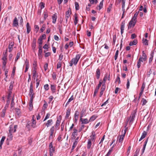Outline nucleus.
<instances>
[{
	"instance_id": "62",
	"label": "nucleus",
	"mask_w": 156,
	"mask_h": 156,
	"mask_svg": "<svg viewBox=\"0 0 156 156\" xmlns=\"http://www.w3.org/2000/svg\"><path fill=\"white\" fill-rule=\"evenodd\" d=\"M16 69V67H15V66L13 68L12 71V75H13V76H14V74H15V72Z\"/></svg>"
},
{
	"instance_id": "22",
	"label": "nucleus",
	"mask_w": 156,
	"mask_h": 156,
	"mask_svg": "<svg viewBox=\"0 0 156 156\" xmlns=\"http://www.w3.org/2000/svg\"><path fill=\"white\" fill-rule=\"evenodd\" d=\"M137 43V40L136 39H135L133 41H131L130 42L129 45L130 46H132L133 45H136Z\"/></svg>"
},
{
	"instance_id": "60",
	"label": "nucleus",
	"mask_w": 156,
	"mask_h": 156,
	"mask_svg": "<svg viewBox=\"0 0 156 156\" xmlns=\"http://www.w3.org/2000/svg\"><path fill=\"white\" fill-rule=\"evenodd\" d=\"M80 112L78 110H76L74 116H79Z\"/></svg>"
},
{
	"instance_id": "11",
	"label": "nucleus",
	"mask_w": 156,
	"mask_h": 156,
	"mask_svg": "<svg viewBox=\"0 0 156 156\" xmlns=\"http://www.w3.org/2000/svg\"><path fill=\"white\" fill-rule=\"evenodd\" d=\"M34 116L33 115L32 117L31 126L34 128L36 127V121L34 119Z\"/></svg>"
},
{
	"instance_id": "15",
	"label": "nucleus",
	"mask_w": 156,
	"mask_h": 156,
	"mask_svg": "<svg viewBox=\"0 0 156 156\" xmlns=\"http://www.w3.org/2000/svg\"><path fill=\"white\" fill-rule=\"evenodd\" d=\"M53 23L55 24L56 23V20L57 18V14L56 13H55L53 15L52 17Z\"/></svg>"
},
{
	"instance_id": "34",
	"label": "nucleus",
	"mask_w": 156,
	"mask_h": 156,
	"mask_svg": "<svg viewBox=\"0 0 156 156\" xmlns=\"http://www.w3.org/2000/svg\"><path fill=\"white\" fill-rule=\"evenodd\" d=\"M18 19H20V25L22 26H23V20L22 17L21 16H20L18 17Z\"/></svg>"
},
{
	"instance_id": "27",
	"label": "nucleus",
	"mask_w": 156,
	"mask_h": 156,
	"mask_svg": "<svg viewBox=\"0 0 156 156\" xmlns=\"http://www.w3.org/2000/svg\"><path fill=\"white\" fill-rule=\"evenodd\" d=\"M70 109H68L66 110V118H68L69 117L70 114Z\"/></svg>"
},
{
	"instance_id": "1",
	"label": "nucleus",
	"mask_w": 156,
	"mask_h": 156,
	"mask_svg": "<svg viewBox=\"0 0 156 156\" xmlns=\"http://www.w3.org/2000/svg\"><path fill=\"white\" fill-rule=\"evenodd\" d=\"M147 56L144 53V51H142V56L140 57L138 61L137 62V66L138 68H139L141 66V62H144L147 60Z\"/></svg>"
},
{
	"instance_id": "44",
	"label": "nucleus",
	"mask_w": 156,
	"mask_h": 156,
	"mask_svg": "<svg viewBox=\"0 0 156 156\" xmlns=\"http://www.w3.org/2000/svg\"><path fill=\"white\" fill-rule=\"evenodd\" d=\"M3 56L2 57V59L3 61L6 60H7V55L5 54L4 53L3 54Z\"/></svg>"
},
{
	"instance_id": "10",
	"label": "nucleus",
	"mask_w": 156,
	"mask_h": 156,
	"mask_svg": "<svg viewBox=\"0 0 156 156\" xmlns=\"http://www.w3.org/2000/svg\"><path fill=\"white\" fill-rule=\"evenodd\" d=\"M12 26L13 27H17L18 26V20L16 17H15L13 20Z\"/></svg>"
},
{
	"instance_id": "29",
	"label": "nucleus",
	"mask_w": 156,
	"mask_h": 156,
	"mask_svg": "<svg viewBox=\"0 0 156 156\" xmlns=\"http://www.w3.org/2000/svg\"><path fill=\"white\" fill-rule=\"evenodd\" d=\"M97 118V116L95 115H94L92 116L90 118L89 120L90 122H92L94 120Z\"/></svg>"
},
{
	"instance_id": "25",
	"label": "nucleus",
	"mask_w": 156,
	"mask_h": 156,
	"mask_svg": "<svg viewBox=\"0 0 156 156\" xmlns=\"http://www.w3.org/2000/svg\"><path fill=\"white\" fill-rule=\"evenodd\" d=\"M108 73H106L105 74L103 79V83L105 84L106 81L107 80L108 78Z\"/></svg>"
},
{
	"instance_id": "54",
	"label": "nucleus",
	"mask_w": 156,
	"mask_h": 156,
	"mask_svg": "<svg viewBox=\"0 0 156 156\" xmlns=\"http://www.w3.org/2000/svg\"><path fill=\"white\" fill-rule=\"evenodd\" d=\"M40 7L41 9H43L44 7V4L43 2H41L40 3Z\"/></svg>"
},
{
	"instance_id": "49",
	"label": "nucleus",
	"mask_w": 156,
	"mask_h": 156,
	"mask_svg": "<svg viewBox=\"0 0 156 156\" xmlns=\"http://www.w3.org/2000/svg\"><path fill=\"white\" fill-rule=\"evenodd\" d=\"M60 121L58 120H57L56 121V123L55 124V126L56 127H58L60 125Z\"/></svg>"
},
{
	"instance_id": "2",
	"label": "nucleus",
	"mask_w": 156,
	"mask_h": 156,
	"mask_svg": "<svg viewBox=\"0 0 156 156\" xmlns=\"http://www.w3.org/2000/svg\"><path fill=\"white\" fill-rule=\"evenodd\" d=\"M81 56V54H77L76 57L73 58L69 62V66L72 67L73 64L75 66L76 65Z\"/></svg>"
},
{
	"instance_id": "57",
	"label": "nucleus",
	"mask_w": 156,
	"mask_h": 156,
	"mask_svg": "<svg viewBox=\"0 0 156 156\" xmlns=\"http://www.w3.org/2000/svg\"><path fill=\"white\" fill-rule=\"evenodd\" d=\"M35 30L36 33H37L38 31L39 27L38 25H35L34 26Z\"/></svg>"
},
{
	"instance_id": "37",
	"label": "nucleus",
	"mask_w": 156,
	"mask_h": 156,
	"mask_svg": "<svg viewBox=\"0 0 156 156\" xmlns=\"http://www.w3.org/2000/svg\"><path fill=\"white\" fill-rule=\"evenodd\" d=\"M7 62L6 60L3 61V67L2 68L3 69V70H5V66Z\"/></svg>"
},
{
	"instance_id": "28",
	"label": "nucleus",
	"mask_w": 156,
	"mask_h": 156,
	"mask_svg": "<svg viewBox=\"0 0 156 156\" xmlns=\"http://www.w3.org/2000/svg\"><path fill=\"white\" fill-rule=\"evenodd\" d=\"M91 140L90 139H88V140L87 142V148L88 149H89L91 146Z\"/></svg>"
},
{
	"instance_id": "21",
	"label": "nucleus",
	"mask_w": 156,
	"mask_h": 156,
	"mask_svg": "<svg viewBox=\"0 0 156 156\" xmlns=\"http://www.w3.org/2000/svg\"><path fill=\"white\" fill-rule=\"evenodd\" d=\"M51 89L53 94L55 93L56 87L54 85L51 84Z\"/></svg>"
},
{
	"instance_id": "20",
	"label": "nucleus",
	"mask_w": 156,
	"mask_h": 156,
	"mask_svg": "<svg viewBox=\"0 0 156 156\" xmlns=\"http://www.w3.org/2000/svg\"><path fill=\"white\" fill-rule=\"evenodd\" d=\"M49 149L50 155V156H53L55 152V148L54 147H52Z\"/></svg>"
},
{
	"instance_id": "8",
	"label": "nucleus",
	"mask_w": 156,
	"mask_h": 156,
	"mask_svg": "<svg viewBox=\"0 0 156 156\" xmlns=\"http://www.w3.org/2000/svg\"><path fill=\"white\" fill-rule=\"evenodd\" d=\"M86 110L85 108H83L80 112V118L86 116Z\"/></svg>"
},
{
	"instance_id": "12",
	"label": "nucleus",
	"mask_w": 156,
	"mask_h": 156,
	"mask_svg": "<svg viewBox=\"0 0 156 156\" xmlns=\"http://www.w3.org/2000/svg\"><path fill=\"white\" fill-rule=\"evenodd\" d=\"M38 77V74L37 73V69L36 68H34L33 71V77L34 80H35V77Z\"/></svg>"
},
{
	"instance_id": "19",
	"label": "nucleus",
	"mask_w": 156,
	"mask_h": 156,
	"mask_svg": "<svg viewBox=\"0 0 156 156\" xmlns=\"http://www.w3.org/2000/svg\"><path fill=\"white\" fill-rule=\"evenodd\" d=\"M96 77L98 79L100 77V74H101V72H100V70L98 68L96 72Z\"/></svg>"
},
{
	"instance_id": "33",
	"label": "nucleus",
	"mask_w": 156,
	"mask_h": 156,
	"mask_svg": "<svg viewBox=\"0 0 156 156\" xmlns=\"http://www.w3.org/2000/svg\"><path fill=\"white\" fill-rule=\"evenodd\" d=\"M143 42L144 45H148V41L146 39L143 38Z\"/></svg>"
},
{
	"instance_id": "35",
	"label": "nucleus",
	"mask_w": 156,
	"mask_h": 156,
	"mask_svg": "<svg viewBox=\"0 0 156 156\" xmlns=\"http://www.w3.org/2000/svg\"><path fill=\"white\" fill-rule=\"evenodd\" d=\"M146 84L144 82L143 83L141 89V91L144 92V90Z\"/></svg>"
},
{
	"instance_id": "61",
	"label": "nucleus",
	"mask_w": 156,
	"mask_h": 156,
	"mask_svg": "<svg viewBox=\"0 0 156 156\" xmlns=\"http://www.w3.org/2000/svg\"><path fill=\"white\" fill-rule=\"evenodd\" d=\"M62 63L61 62H58L57 63V69H59L61 68V66Z\"/></svg>"
},
{
	"instance_id": "56",
	"label": "nucleus",
	"mask_w": 156,
	"mask_h": 156,
	"mask_svg": "<svg viewBox=\"0 0 156 156\" xmlns=\"http://www.w3.org/2000/svg\"><path fill=\"white\" fill-rule=\"evenodd\" d=\"M78 19H77V17L76 16H75V20H74V23L75 25H76L78 22Z\"/></svg>"
},
{
	"instance_id": "24",
	"label": "nucleus",
	"mask_w": 156,
	"mask_h": 156,
	"mask_svg": "<svg viewBox=\"0 0 156 156\" xmlns=\"http://www.w3.org/2000/svg\"><path fill=\"white\" fill-rule=\"evenodd\" d=\"M125 20H123L121 23V27H120L121 30H124L125 26Z\"/></svg>"
},
{
	"instance_id": "3",
	"label": "nucleus",
	"mask_w": 156,
	"mask_h": 156,
	"mask_svg": "<svg viewBox=\"0 0 156 156\" xmlns=\"http://www.w3.org/2000/svg\"><path fill=\"white\" fill-rule=\"evenodd\" d=\"M17 128V125H11L9 127V132L13 133L16 132V129Z\"/></svg>"
},
{
	"instance_id": "7",
	"label": "nucleus",
	"mask_w": 156,
	"mask_h": 156,
	"mask_svg": "<svg viewBox=\"0 0 156 156\" xmlns=\"http://www.w3.org/2000/svg\"><path fill=\"white\" fill-rule=\"evenodd\" d=\"M73 132L72 133L71 138L73 139H74L76 137V136L77 135L78 130L77 129L74 128L73 129Z\"/></svg>"
},
{
	"instance_id": "23",
	"label": "nucleus",
	"mask_w": 156,
	"mask_h": 156,
	"mask_svg": "<svg viewBox=\"0 0 156 156\" xmlns=\"http://www.w3.org/2000/svg\"><path fill=\"white\" fill-rule=\"evenodd\" d=\"M115 144L109 149L108 151L105 155V156H109L111 154L112 151L113 150V148L114 147Z\"/></svg>"
},
{
	"instance_id": "39",
	"label": "nucleus",
	"mask_w": 156,
	"mask_h": 156,
	"mask_svg": "<svg viewBox=\"0 0 156 156\" xmlns=\"http://www.w3.org/2000/svg\"><path fill=\"white\" fill-rule=\"evenodd\" d=\"M31 124L30 121H29L26 125V127L29 129L30 130L31 128L30 124Z\"/></svg>"
},
{
	"instance_id": "55",
	"label": "nucleus",
	"mask_w": 156,
	"mask_h": 156,
	"mask_svg": "<svg viewBox=\"0 0 156 156\" xmlns=\"http://www.w3.org/2000/svg\"><path fill=\"white\" fill-rule=\"evenodd\" d=\"M55 131V128L54 126H52L50 129V133H53Z\"/></svg>"
},
{
	"instance_id": "46",
	"label": "nucleus",
	"mask_w": 156,
	"mask_h": 156,
	"mask_svg": "<svg viewBox=\"0 0 156 156\" xmlns=\"http://www.w3.org/2000/svg\"><path fill=\"white\" fill-rule=\"evenodd\" d=\"M129 79H128L127 80V83H126V88L127 89H128L129 88Z\"/></svg>"
},
{
	"instance_id": "42",
	"label": "nucleus",
	"mask_w": 156,
	"mask_h": 156,
	"mask_svg": "<svg viewBox=\"0 0 156 156\" xmlns=\"http://www.w3.org/2000/svg\"><path fill=\"white\" fill-rule=\"evenodd\" d=\"M103 3L102 2H101L99 4V10H100L103 7Z\"/></svg>"
},
{
	"instance_id": "17",
	"label": "nucleus",
	"mask_w": 156,
	"mask_h": 156,
	"mask_svg": "<svg viewBox=\"0 0 156 156\" xmlns=\"http://www.w3.org/2000/svg\"><path fill=\"white\" fill-rule=\"evenodd\" d=\"M13 136L12 133L9 132L8 134V138L7 139V141H11L12 140Z\"/></svg>"
},
{
	"instance_id": "47",
	"label": "nucleus",
	"mask_w": 156,
	"mask_h": 156,
	"mask_svg": "<svg viewBox=\"0 0 156 156\" xmlns=\"http://www.w3.org/2000/svg\"><path fill=\"white\" fill-rule=\"evenodd\" d=\"M116 40V35H115L113 36V39H112V42L113 44L115 45V41Z\"/></svg>"
},
{
	"instance_id": "64",
	"label": "nucleus",
	"mask_w": 156,
	"mask_h": 156,
	"mask_svg": "<svg viewBox=\"0 0 156 156\" xmlns=\"http://www.w3.org/2000/svg\"><path fill=\"white\" fill-rule=\"evenodd\" d=\"M51 53L50 52L45 53L44 56L45 57H47L51 55Z\"/></svg>"
},
{
	"instance_id": "13",
	"label": "nucleus",
	"mask_w": 156,
	"mask_h": 156,
	"mask_svg": "<svg viewBox=\"0 0 156 156\" xmlns=\"http://www.w3.org/2000/svg\"><path fill=\"white\" fill-rule=\"evenodd\" d=\"M34 93L33 92V84L32 83V82H31V83L30 86V91L29 93V95L30 94H34Z\"/></svg>"
},
{
	"instance_id": "50",
	"label": "nucleus",
	"mask_w": 156,
	"mask_h": 156,
	"mask_svg": "<svg viewBox=\"0 0 156 156\" xmlns=\"http://www.w3.org/2000/svg\"><path fill=\"white\" fill-rule=\"evenodd\" d=\"M105 84L103 83L102 85V86L101 87V91H102L104 92V90H105Z\"/></svg>"
},
{
	"instance_id": "40",
	"label": "nucleus",
	"mask_w": 156,
	"mask_h": 156,
	"mask_svg": "<svg viewBox=\"0 0 156 156\" xmlns=\"http://www.w3.org/2000/svg\"><path fill=\"white\" fill-rule=\"evenodd\" d=\"M50 116V113H47L46 114V115L45 118H44V119L43 121H44L46 120H47V119L49 118Z\"/></svg>"
},
{
	"instance_id": "18",
	"label": "nucleus",
	"mask_w": 156,
	"mask_h": 156,
	"mask_svg": "<svg viewBox=\"0 0 156 156\" xmlns=\"http://www.w3.org/2000/svg\"><path fill=\"white\" fill-rule=\"evenodd\" d=\"M52 123L53 121L52 119H49L48 121L45 124V125L47 126V127H48L52 124Z\"/></svg>"
},
{
	"instance_id": "31",
	"label": "nucleus",
	"mask_w": 156,
	"mask_h": 156,
	"mask_svg": "<svg viewBox=\"0 0 156 156\" xmlns=\"http://www.w3.org/2000/svg\"><path fill=\"white\" fill-rule=\"evenodd\" d=\"M5 139V136H3L1 139V140L0 142V147L1 148L3 144V142Z\"/></svg>"
},
{
	"instance_id": "32",
	"label": "nucleus",
	"mask_w": 156,
	"mask_h": 156,
	"mask_svg": "<svg viewBox=\"0 0 156 156\" xmlns=\"http://www.w3.org/2000/svg\"><path fill=\"white\" fill-rule=\"evenodd\" d=\"M33 101L30 100L29 103V106L30 107L29 109V110H31L33 108Z\"/></svg>"
},
{
	"instance_id": "16",
	"label": "nucleus",
	"mask_w": 156,
	"mask_h": 156,
	"mask_svg": "<svg viewBox=\"0 0 156 156\" xmlns=\"http://www.w3.org/2000/svg\"><path fill=\"white\" fill-rule=\"evenodd\" d=\"M27 33V34H29L31 31V27L29 23H27L26 24Z\"/></svg>"
},
{
	"instance_id": "4",
	"label": "nucleus",
	"mask_w": 156,
	"mask_h": 156,
	"mask_svg": "<svg viewBox=\"0 0 156 156\" xmlns=\"http://www.w3.org/2000/svg\"><path fill=\"white\" fill-rule=\"evenodd\" d=\"M133 20L132 19H131L129 23V25L128 26V29H130L132 28H133L135 26L137 21Z\"/></svg>"
},
{
	"instance_id": "48",
	"label": "nucleus",
	"mask_w": 156,
	"mask_h": 156,
	"mask_svg": "<svg viewBox=\"0 0 156 156\" xmlns=\"http://www.w3.org/2000/svg\"><path fill=\"white\" fill-rule=\"evenodd\" d=\"M6 111L5 109H2V114H1V116L2 117H4L5 116Z\"/></svg>"
},
{
	"instance_id": "51",
	"label": "nucleus",
	"mask_w": 156,
	"mask_h": 156,
	"mask_svg": "<svg viewBox=\"0 0 156 156\" xmlns=\"http://www.w3.org/2000/svg\"><path fill=\"white\" fill-rule=\"evenodd\" d=\"M142 105H145L147 102V101H146V100L145 99L143 98H142Z\"/></svg>"
},
{
	"instance_id": "43",
	"label": "nucleus",
	"mask_w": 156,
	"mask_h": 156,
	"mask_svg": "<svg viewBox=\"0 0 156 156\" xmlns=\"http://www.w3.org/2000/svg\"><path fill=\"white\" fill-rule=\"evenodd\" d=\"M44 88L46 90H48L49 89V85L48 84H45L44 85Z\"/></svg>"
},
{
	"instance_id": "26",
	"label": "nucleus",
	"mask_w": 156,
	"mask_h": 156,
	"mask_svg": "<svg viewBox=\"0 0 156 156\" xmlns=\"http://www.w3.org/2000/svg\"><path fill=\"white\" fill-rule=\"evenodd\" d=\"M139 12V11L138 12H136L134 15L133 17L131 19L133 20H135V21H137V17L138 15V13Z\"/></svg>"
},
{
	"instance_id": "5",
	"label": "nucleus",
	"mask_w": 156,
	"mask_h": 156,
	"mask_svg": "<svg viewBox=\"0 0 156 156\" xmlns=\"http://www.w3.org/2000/svg\"><path fill=\"white\" fill-rule=\"evenodd\" d=\"M136 113V110H134L133 112H132L129 118L130 120V122H132L133 121L135 117Z\"/></svg>"
},
{
	"instance_id": "6",
	"label": "nucleus",
	"mask_w": 156,
	"mask_h": 156,
	"mask_svg": "<svg viewBox=\"0 0 156 156\" xmlns=\"http://www.w3.org/2000/svg\"><path fill=\"white\" fill-rule=\"evenodd\" d=\"M126 132V129H125L124 130V133H122V134L119 136V142L120 143H121L122 142L123 139L124 138V136L125 135V134Z\"/></svg>"
},
{
	"instance_id": "59",
	"label": "nucleus",
	"mask_w": 156,
	"mask_h": 156,
	"mask_svg": "<svg viewBox=\"0 0 156 156\" xmlns=\"http://www.w3.org/2000/svg\"><path fill=\"white\" fill-rule=\"evenodd\" d=\"M125 2H126V0H122V7H123V8L125 7Z\"/></svg>"
},
{
	"instance_id": "52",
	"label": "nucleus",
	"mask_w": 156,
	"mask_h": 156,
	"mask_svg": "<svg viewBox=\"0 0 156 156\" xmlns=\"http://www.w3.org/2000/svg\"><path fill=\"white\" fill-rule=\"evenodd\" d=\"M44 20H45L48 16V14L47 12H44Z\"/></svg>"
},
{
	"instance_id": "41",
	"label": "nucleus",
	"mask_w": 156,
	"mask_h": 156,
	"mask_svg": "<svg viewBox=\"0 0 156 156\" xmlns=\"http://www.w3.org/2000/svg\"><path fill=\"white\" fill-rule=\"evenodd\" d=\"M75 9L76 10H78L79 9V5L78 3L76 2L75 3Z\"/></svg>"
},
{
	"instance_id": "58",
	"label": "nucleus",
	"mask_w": 156,
	"mask_h": 156,
	"mask_svg": "<svg viewBox=\"0 0 156 156\" xmlns=\"http://www.w3.org/2000/svg\"><path fill=\"white\" fill-rule=\"evenodd\" d=\"M153 54L152 55L151 54V56L149 58V63H151L152 61L153 58Z\"/></svg>"
},
{
	"instance_id": "38",
	"label": "nucleus",
	"mask_w": 156,
	"mask_h": 156,
	"mask_svg": "<svg viewBox=\"0 0 156 156\" xmlns=\"http://www.w3.org/2000/svg\"><path fill=\"white\" fill-rule=\"evenodd\" d=\"M147 133L146 131H144L143 132L141 137H142V138L143 139L144 138L146 137Z\"/></svg>"
},
{
	"instance_id": "45",
	"label": "nucleus",
	"mask_w": 156,
	"mask_h": 156,
	"mask_svg": "<svg viewBox=\"0 0 156 156\" xmlns=\"http://www.w3.org/2000/svg\"><path fill=\"white\" fill-rule=\"evenodd\" d=\"M119 53V51L117 50L115 52V60H116L118 58Z\"/></svg>"
},
{
	"instance_id": "30",
	"label": "nucleus",
	"mask_w": 156,
	"mask_h": 156,
	"mask_svg": "<svg viewBox=\"0 0 156 156\" xmlns=\"http://www.w3.org/2000/svg\"><path fill=\"white\" fill-rule=\"evenodd\" d=\"M74 99V98L73 95H72L71 97L68 100V101L66 103L65 107H66L67 106L69 105V103L71 101H72Z\"/></svg>"
},
{
	"instance_id": "36",
	"label": "nucleus",
	"mask_w": 156,
	"mask_h": 156,
	"mask_svg": "<svg viewBox=\"0 0 156 156\" xmlns=\"http://www.w3.org/2000/svg\"><path fill=\"white\" fill-rule=\"evenodd\" d=\"M46 27V25L45 24L42 25V27L40 29V31L41 32H42L45 30Z\"/></svg>"
},
{
	"instance_id": "53",
	"label": "nucleus",
	"mask_w": 156,
	"mask_h": 156,
	"mask_svg": "<svg viewBox=\"0 0 156 156\" xmlns=\"http://www.w3.org/2000/svg\"><path fill=\"white\" fill-rule=\"evenodd\" d=\"M102 82L101 80L99 81V83L98 85V86L97 88H96V89H98V90H99V88L101 87V84H102Z\"/></svg>"
},
{
	"instance_id": "14",
	"label": "nucleus",
	"mask_w": 156,
	"mask_h": 156,
	"mask_svg": "<svg viewBox=\"0 0 156 156\" xmlns=\"http://www.w3.org/2000/svg\"><path fill=\"white\" fill-rule=\"evenodd\" d=\"M13 45V42H11L9 43L8 47L9 51V52H11L12 51Z\"/></svg>"
},
{
	"instance_id": "9",
	"label": "nucleus",
	"mask_w": 156,
	"mask_h": 156,
	"mask_svg": "<svg viewBox=\"0 0 156 156\" xmlns=\"http://www.w3.org/2000/svg\"><path fill=\"white\" fill-rule=\"evenodd\" d=\"M80 121L82 124H87L90 121L87 118L83 119L82 118H80Z\"/></svg>"
},
{
	"instance_id": "63",
	"label": "nucleus",
	"mask_w": 156,
	"mask_h": 156,
	"mask_svg": "<svg viewBox=\"0 0 156 156\" xmlns=\"http://www.w3.org/2000/svg\"><path fill=\"white\" fill-rule=\"evenodd\" d=\"M118 82V83L119 84L120 83L121 81L120 80V78L119 76H118L117 77L116 79V82Z\"/></svg>"
}]
</instances>
